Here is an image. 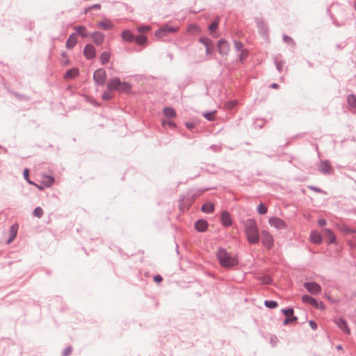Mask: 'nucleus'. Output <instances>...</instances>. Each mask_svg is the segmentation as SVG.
I'll return each mask as SVG.
<instances>
[{
  "mask_svg": "<svg viewBox=\"0 0 356 356\" xmlns=\"http://www.w3.org/2000/svg\"><path fill=\"white\" fill-rule=\"evenodd\" d=\"M282 40H283V41L284 42H286V43H287L289 44H291L293 47H295L296 44V42L293 40V39L291 37H290V36H289V35H287L286 34H284L282 35Z\"/></svg>",
  "mask_w": 356,
  "mask_h": 356,
  "instance_id": "41",
  "label": "nucleus"
},
{
  "mask_svg": "<svg viewBox=\"0 0 356 356\" xmlns=\"http://www.w3.org/2000/svg\"><path fill=\"white\" fill-rule=\"evenodd\" d=\"M342 231L346 234H353L356 232V230L348 226H343Z\"/></svg>",
  "mask_w": 356,
  "mask_h": 356,
  "instance_id": "48",
  "label": "nucleus"
},
{
  "mask_svg": "<svg viewBox=\"0 0 356 356\" xmlns=\"http://www.w3.org/2000/svg\"><path fill=\"white\" fill-rule=\"evenodd\" d=\"M311 191H313L316 193H324V191L321 189L320 188L317 187V186H309L308 187Z\"/></svg>",
  "mask_w": 356,
  "mask_h": 356,
  "instance_id": "54",
  "label": "nucleus"
},
{
  "mask_svg": "<svg viewBox=\"0 0 356 356\" xmlns=\"http://www.w3.org/2000/svg\"><path fill=\"white\" fill-rule=\"evenodd\" d=\"M270 88H273V89H278V88H280V85L277 83H272L270 85Z\"/></svg>",
  "mask_w": 356,
  "mask_h": 356,
  "instance_id": "60",
  "label": "nucleus"
},
{
  "mask_svg": "<svg viewBox=\"0 0 356 356\" xmlns=\"http://www.w3.org/2000/svg\"><path fill=\"white\" fill-rule=\"evenodd\" d=\"M97 26L104 31H110L113 29L114 25L110 19L105 18L97 24Z\"/></svg>",
  "mask_w": 356,
  "mask_h": 356,
  "instance_id": "25",
  "label": "nucleus"
},
{
  "mask_svg": "<svg viewBox=\"0 0 356 356\" xmlns=\"http://www.w3.org/2000/svg\"><path fill=\"white\" fill-rule=\"evenodd\" d=\"M243 47V44L238 40H234V48L236 51H241Z\"/></svg>",
  "mask_w": 356,
  "mask_h": 356,
  "instance_id": "51",
  "label": "nucleus"
},
{
  "mask_svg": "<svg viewBox=\"0 0 356 356\" xmlns=\"http://www.w3.org/2000/svg\"><path fill=\"white\" fill-rule=\"evenodd\" d=\"M337 327L346 334H350V329L343 317H339L334 321Z\"/></svg>",
  "mask_w": 356,
  "mask_h": 356,
  "instance_id": "15",
  "label": "nucleus"
},
{
  "mask_svg": "<svg viewBox=\"0 0 356 356\" xmlns=\"http://www.w3.org/2000/svg\"><path fill=\"white\" fill-rule=\"evenodd\" d=\"M326 224H327V221H326L325 219H324V218H319L318 220V226L324 227V226L326 225Z\"/></svg>",
  "mask_w": 356,
  "mask_h": 356,
  "instance_id": "59",
  "label": "nucleus"
},
{
  "mask_svg": "<svg viewBox=\"0 0 356 356\" xmlns=\"http://www.w3.org/2000/svg\"><path fill=\"white\" fill-rule=\"evenodd\" d=\"M121 85V81L119 77H113L107 83V89L108 90L118 91Z\"/></svg>",
  "mask_w": 356,
  "mask_h": 356,
  "instance_id": "19",
  "label": "nucleus"
},
{
  "mask_svg": "<svg viewBox=\"0 0 356 356\" xmlns=\"http://www.w3.org/2000/svg\"><path fill=\"white\" fill-rule=\"evenodd\" d=\"M309 325L313 330H316L318 329V325L316 322L314 320H309Z\"/></svg>",
  "mask_w": 356,
  "mask_h": 356,
  "instance_id": "55",
  "label": "nucleus"
},
{
  "mask_svg": "<svg viewBox=\"0 0 356 356\" xmlns=\"http://www.w3.org/2000/svg\"><path fill=\"white\" fill-rule=\"evenodd\" d=\"M309 240L311 243L315 245H320L323 241V236L316 230H312L310 232Z\"/></svg>",
  "mask_w": 356,
  "mask_h": 356,
  "instance_id": "21",
  "label": "nucleus"
},
{
  "mask_svg": "<svg viewBox=\"0 0 356 356\" xmlns=\"http://www.w3.org/2000/svg\"><path fill=\"white\" fill-rule=\"evenodd\" d=\"M106 79V72L103 68L96 70L93 74V80L96 85H104Z\"/></svg>",
  "mask_w": 356,
  "mask_h": 356,
  "instance_id": "8",
  "label": "nucleus"
},
{
  "mask_svg": "<svg viewBox=\"0 0 356 356\" xmlns=\"http://www.w3.org/2000/svg\"><path fill=\"white\" fill-rule=\"evenodd\" d=\"M72 346H68L63 350V351L62 353V356H69L72 353Z\"/></svg>",
  "mask_w": 356,
  "mask_h": 356,
  "instance_id": "52",
  "label": "nucleus"
},
{
  "mask_svg": "<svg viewBox=\"0 0 356 356\" xmlns=\"http://www.w3.org/2000/svg\"><path fill=\"white\" fill-rule=\"evenodd\" d=\"M46 177L47 181L44 182V185L46 187H51L54 184L55 179L52 176H47Z\"/></svg>",
  "mask_w": 356,
  "mask_h": 356,
  "instance_id": "50",
  "label": "nucleus"
},
{
  "mask_svg": "<svg viewBox=\"0 0 356 356\" xmlns=\"http://www.w3.org/2000/svg\"><path fill=\"white\" fill-rule=\"evenodd\" d=\"M131 84L129 82L121 81V85L120 89L118 90V92L127 93L131 90Z\"/></svg>",
  "mask_w": 356,
  "mask_h": 356,
  "instance_id": "35",
  "label": "nucleus"
},
{
  "mask_svg": "<svg viewBox=\"0 0 356 356\" xmlns=\"http://www.w3.org/2000/svg\"><path fill=\"white\" fill-rule=\"evenodd\" d=\"M185 126L188 129L192 130L195 127V124L193 122H186Z\"/></svg>",
  "mask_w": 356,
  "mask_h": 356,
  "instance_id": "56",
  "label": "nucleus"
},
{
  "mask_svg": "<svg viewBox=\"0 0 356 356\" xmlns=\"http://www.w3.org/2000/svg\"><path fill=\"white\" fill-rule=\"evenodd\" d=\"M310 305H312L316 309L325 310L326 305L321 300L313 298Z\"/></svg>",
  "mask_w": 356,
  "mask_h": 356,
  "instance_id": "31",
  "label": "nucleus"
},
{
  "mask_svg": "<svg viewBox=\"0 0 356 356\" xmlns=\"http://www.w3.org/2000/svg\"><path fill=\"white\" fill-rule=\"evenodd\" d=\"M216 112V111H206L203 113V116L205 119L211 122L215 120L214 113Z\"/></svg>",
  "mask_w": 356,
  "mask_h": 356,
  "instance_id": "39",
  "label": "nucleus"
},
{
  "mask_svg": "<svg viewBox=\"0 0 356 356\" xmlns=\"http://www.w3.org/2000/svg\"><path fill=\"white\" fill-rule=\"evenodd\" d=\"M198 42L205 47L207 56H211L215 53L216 45L211 39L207 37L201 36L198 38Z\"/></svg>",
  "mask_w": 356,
  "mask_h": 356,
  "instance_id": "5",
  "label": "nucleus"
},
{
  "mask_svg": "<svg viewBox=\"0 0 356 356\" xmlns=\"http://www.w3.org/2000/svg\"><path fill=\"white\" fill-rule=\"evenodd\" d=\"M83 54L87 60H90L94 59L96 56V49L94 45L90 43L86 44Z\"/></svg>",
  "mask_w": 356,
  "mask_h": 356,
  "instance_id": "14",
  "label": "nucleus"
},
{
  "mask_svg": "<svg viewBox=\"0 0 356 356\" xmlns=\"http://www.w3.org/2000/svg\"><path fill=\"white\" fill-rule=\"evenodd\" d=\"M111 90H108L107 89V90H105L102 95V98L103 100L104 101H108L110 99H111L113 98V95L111 93Z\"/></svg>",
  "mask_w": 356,
  "mask_h": 356,
  "instance_id": "45",
  "label": "nucleus"
},
{
  "mask_svg": "<svg viewBox=\"0 0 356 356\" xmlns=\"http://www.w3.org/2000/svg\"><path fill=\"white\" fill-rule=\"evenodd\" d=\"M216 254L219 264L224 268H234L239 265L238 254L232 255L224 248H219Z\"/></svg>",
  "mask_w": 356,
  "mask_h": 356,
  "instance_id": "2",
  "label": "nucleus"
},
{
  "mask_svg": "<svg viewBox=\"0 0 356 356\" xmlns=\"http://www.w3.org/2000/svg\"><path fill=\"white\" fill-rule=\"evenodd\" d=\"M209 190V188H193L188 190L186 193L181 195L179 200V209L184 212L189 210L193 203L204 192Z\"/></svg>",
  "mask_w": 356,
  "mask_h": 356,
  "instance_id": "1",
  "label": "nucleus"
},
{
  "mask_svg": "<svg viewBox=\"0 0 356 356\" xmlns=\"http://www.w3.org/2000/svg\"><path fill=\"white\" fill-rule=\"evenodd\" d=\"M79 74V70L78 67H72L66 71L64 74V79H72L78 76Z\"/></svg>",
  "mask_w": 356,
  "mask_h": 356,
  "instance_id": "27",
  "label": "nucleus"
},
{
  "mask_svg": "<svg viewBox=\"0 0 356 356\" xmlns=\"http://www.w3.org/2000/svg\"><path fill=\"white\" fill-rule=\"evenodd\" d=\"M272 279L270 277H265L262 280V284H271L272 283Z\"/></svg>",
  "mask_w": 356,
  "mask_h": 356,
  "instance_id": "57",
  "label": "nucleus"
},
{
  "mask_svg": "<svg viewBox=\"0 0 356 356\" xmlns=\"http://www.w3.org/2000/svg\"><path fill=\"white\" fill-rule=\"evenodd\" d=\"M336 348L338 350H343V346L341 344H338L337 346H336Z\"/></svg>",
  "mask_w": 356,
  "mask_h": 356,
  "instance_id": "63",
  "label": "nucleus"
},
{
  "mask_svg": "<svg viewBox=\"0 0 356 356\" xmlns=\"http://www.w3.org/2000/svg\"><path fill=\"white\" fill-rule=\"evenodd\" d=\"M60 56L61 57L63 58H67V53L65 51H63L61 53H60Z\"/></svg>",
  "mask_w": 356,
  "mask_h": 356,
  "instance_id": "61",
  "label": "nucleus"
},
{
  "mask_svg": "<svg viewBox=\"0 0 356 356\" xmlns=\"http://www.w3.org/2000/svg\"><path fill=\"white\" fill-rule=\"evenodd\" d=\"M74 29L76 31L74 33H76V35H79L83 38L90 37V33L87 31V29L85 26H83V25L75 26L74 27Z\"/></svg>",
  "mask_w": 356,
  "mask_h": 356,
  "instance_id": "24",
  "label": "nucleus"
},
{
  "mask_svg": "<svg viewBox=\"0 0 356 356\" xmlns=\"http://www.w3.org/2000/svg\"><path fill=\"white\" fill-rule=\"evenodd\" d=\"M209 227L208 222L204 219H198L194 223L195 229L200 233H204L207 231Z\"/></svg>",
  "mask_w": 356,
  "mask_h": 356,
  "instance_id": "18",
  "label": "nucleus"
},
{
  "mask_svg": "<svg viewBox=\"0 0 356 356\" xmlns=\"http://www.w3.org/2000/svg\"><path fill=\"white\" fill-rule=\"evenodd\" d=\"M111 54L110 51H104L100 54V62L102 65H106L111 58Z\"/></svg>",
  "mask_w": 356,
  "mask_h": 356,
  "instance_id": "33",
  "label": "nucleus"
},
{
  "mask_svg": "<svg viewBox=\"0 0 356 356\" xmlns=\"http://www.w3.org/2000/svg\"><path fill=\"white\" fill-rule=\"evenodd\" d=\"M201 211L205 213H212L215 211V205L211 202H207L202 205Z\"/></svg>",
  "mask_w": 356,
  "mask_h": 356,
  "instance_id": "29",
  "label": "nucleus"
},
{
  "mask_svg": "<svg viewBox=\"0 0 356 356\" xmlns=\"http://www.w3.org/2000/svg\"><path fill=\"white\" fill-rule=\"evenodd\" d=\"M216 48H217L219 54L224 57L228 55L230 50V45L227 40L221 38L218 41Z\"/></svg>",
  "mask_w": 356,
  "mask_h": 356,
  "instance_id": "7",
  "label": "nucleus"
},
{
  "mask_svg": "<svg viewBox=\"0 0 356 356\" xmlns=\"http://www.w3.org/2000/svg\"><path fill=\"white\" fill-rule=\"evenodd\" d=\"M60 64L63 66H68L70 65V60L67 58H63L60 60Z\"/></svg>",
  "mask_w": 356,
  "mask_h": 356,
  "instance_id": "58",
  "label": "nucleus"
},
{
  "mask_svg": "<svg viewBox=\"0 0 356 356\" xmlns=\"http://www.w3.org/2000/svg\"><path fill=\"white\" fill-rule=\"evenodd\" d=\"M33 213L34 216L40 218L42 217L44 211L40 207H37L34 209Z\"/></svg>",
  "mask_w": 356,
  "mask_h": 356,
  "instance_id": "42",
  "label": "nucleus"
},
{
  "mask_svg": "<svg viewBox=\"0 0 356 356\" xmlns=\"http://www.w3.org/2000/svg\"><path fill=\"white\" fill-rule=\"evenodd\" d=\"M275 67L278 72H281L283 70L284 63L282 60H275Z\"/></svg>",
  "mask_w": 356,
  "mask_h": 356,
  "instance_id": "49",
  "label": "nucleus"
},
{
  "mask_svg": "<svg viewBox=\"0 0 356 356\" xmlns=\"http://www.w3.org/2000/svg\"><path fill=\"white\" fill-rule=\"evenodd\" d=\"M178 31V28L169 24H165L159 29H157V39L162 38L170 34H173Z\"/></svg>",
  "mask_w": 356,
  "mask_h": 356,
  "instance_id": "6",
  "label": "nucleus"
},
{
  "mask_svg": "<svg viewBox=\"0 0 356 356\" xmlns=\"http://www.w3.org/2000/svg\"><path fill=\"white\" fill-rule=\"evenodd\" d=\"M90 37L92 38L93 42L97 45L102 44L105 40V35L97 31L90 33Z\"/></svg>",
  "mask_w": 356,
  "mask_h": 356,
  "instance_id": "20",
  "label": "nucleus"
},
{
  "mask_svg": "<svg viewBox=\"0 0 356 356\" xmlns=\"http://www.w3.org/2000/svg\"><path fill=\"white\" fill-rule=\"evenodd\" d=\"M151 29L150 26L148 25H142L137 28V30L140 34H143L146 32L149 31Z\"/></svg>",
  "mask_w": 356,
  "mask_h": 356,
  "instance_id": "46",
  "label": "nucleus"
},
{
  "mask_svg": "<svg viewBox=\"0 0 356 356\" xmlns=\"http://www.w3.org/2000/svg\"><path fill=\"white\" fill-rule=\"evenodd\" d=\"M305 289L311 294L317 295L321 291V286L316 282H306L303 284Z\"/></svg>",
  "mask_w": 356,
  "mask_h": 356,
  "instance_id": "12",
  "label": "nucleus"
},
{
  "mask_svg": "<svg viewBox=\"0 0 356 356\" xmlns=\"http://www.w3.org/2000/svg\"><path fill=\"white\" fill-rule=\"evenodd\" d=\"M29 169L25 168L23 171V176L24 179L31 185H36V184L29 178Z\"/></svg>",
  "mask_w": 356,
  "mask_h": 356,
  "instance_id": "40",
  "label": "nucleus"
},
{
  "mask_svg": "<svg viewBox=\"0 0 356 356\" xmlns=\"http://www.w3.org/2000/svg\"><path fill=\"white\" fill-rule=\"evenodd\" d=\"M134 41L138 45H143L147 41V37L144 34H139L134 36Z\"/></svg>",
  "mask_w": 356,
  "mask_h": 356,
  "instance_id": "34",
  "label": "nucleus"
},
{
  "mask_svg": "<svg viewBox=\"0 0 356 356\" xmlns=\"http://www.w3.org/2000/svg\"><path fill=\"white\" fill-rule=\"evenodd\" d=\"M161 125L164 129L169 127L174 129L177 127L175 122L172 119H161Z\"/></svg>",
  "mask_w": 356,
  "mask_h": 356,
  "instance_id": "32",
  "label": "nucleus"
},
{
  "mask_svg": "<svg viewBox=\"0 0 356 356\" xmlns=\"http://www.w3.org/2000/svg\"><path fill=\"white\" fill-rule=\"evenodd\" d=\"M257 211L260 215H265L268 212V207L261 202L257 206Z\"/></svg>",
  "mask_w": 356,
  "mask_h": 356,
  "instance_id": "38",
  "label": "nucleus"
},
{
  "mask_svg": "<svg viewBox=\"0 0 356 356\" xmlns=\"http://www.w3.org/2000/svg\"><path fill=\"white\" fill-rule=\"evenodd\" d=\"M101 7H102L101 4H99V3H96V4L92 5L91 6H90L86 9L85 13H86L87 12H88L89 10H90L92 9L100 10Z\"/></svg>",
  "mask_w": 356,
  "mask_h": 356,
  "instance_id": "53",
  "label": "nucleus"
},
{
  "mask_svg": "<svg viewBox=\"0 0 356 356\" xmlns=\"http://www.w3.org/2000/svg\"><path fill=\"white\" fill-rule=\"evenodd\" d=\"M281 313L285 316V318L283 321V325H287L290 323H296L298 320V316H294V310L291 307H288L286 308H282L281 309Z\"/></svg>",
  "mask_w": 356,
  "mask_h": 356,
  "instance_id": "4",
  "label": "nucleus"
},
{
  "mask_svg": "<svg viewBox=\"0 0 356 356\" xmlns=\"http://www.w3.org/2000/svg\"><path fill=\"white\" fill-rule=\"evenodd\" d=\"M13 94L19 100L29 101L30 98L24 94H20L17 92H13Z\"/></svg>",
  "mask_w": 356,
  "mask_h": 356,
  "instance_id": "47",
  "label": "nucleus"
},
{
  "mask_svg": "<svg viewBox=\"0 0 356 356\" xmlns=\"http://www.w3.org/2000/svg\"><path fill=\"white\" fill-rule=\"evenodd\" d=\"M248 56V51L247 49H242L240 54L238 55V60L241 63H243L244 60Z\"/></svg>",
  "mask_w": 356,
  "mask_h": 356,
  "instance_id": "43",
  "label": "nucleus"
},
{
  "mask_svg": "<svg viewBox=\"0 0 356 356\" xmlns=\"http://www.w3.org/2000/svg\"><path fill=\"white\" fill-rule=\"evenodd\" d=\"M325 232V241L328 244H336L337 243V238L334 233V232L329 228H325L324 229Z\"/></svg>",
  "mask_w": 356,
  "mask_h": 356,
  "instance_id": "23",
  "label": "nucleus"
},
{
  "mask_svg": "<svg viewBox=\"0 0 356 356\" xmlns=\"http://www.w3.org/2000/svg\"><path fill=\"white\" fill-rule=\"evenodd\" d=\"M220 223L224 227H229L232 225L231 215L227 210H223L220 214Z\"/></svg>",
  "mask_w": 356,
  "mask_h": 356,
  "instance_id": "17",
  "label": "nucleus"
},
{
  "mask_svg": "<svg viewBox=\"0 0 356 356\" xmlns=\"http://www.w3.org/2000/svg\"><path fill=\"white\" fill-rule=\"evenodd\" d=\"M266 307L268 309H275L278 307V302L273 300H266L264 302Z\"/></svg>",
  "mask_w": 356,
  "mask_h": 356,
  "instance_id": "37",
  "label": "nucleus"
},
{
  "mask_svg": "<svg viewBox=\"0 0 356 356\" xmlns=\"http://www.w3.org/2000/svg\"><path fill=\"white\" fill-rule=\"evenodd\" d=\"M261 243L268 250H270L274 245V238L271 234L266 230L261 231Z\"/></svg>",
  "mask_w": 356,
  "mask_h": 356,
  "instance_id": "9",
  "label": "nucleus"
},
{
  "mask_svg": "<svg viewBox=\"0 0 356 356\" xmlns=\"http://www.w3.org/2000/svg\"><path fill=\"white\" fill-rule=\"evenodd\" d=\"M268 223L271 227L277 229H284L287 228L286 222L282 218L277 216H272L268 219Z\"/></svg>",
  "mask_w": 356,
  "mask_h": 356,
  "instance_id": "10",
  "label": "nucleus"
},
{
  "mask_svg": "<svg viewBox=\"0 0 356 356\" xmlns=\"http://www.w3.org/2000/svg\"><path fill=\"white\" fill-rule=\"evenodd\" d=\"M220 22V17L217 16L208 26L209 33L213 38L219 37V34L217 33L216 31L218 29Z\"/></svg>",
  "mask_w": 356,
  "mask_h": 356,
  "instance_id": "13",
  "label": "nucleus"
},
{
  "mask_svg": "<svg viewBox=\"0 0 356 356\" xmlns=\"http://www.w3.org/2000/svg\"><path fill=\"white\" fill-rule=\"evenodd\" d=\"M318 170L324 175H331L334 172V168L328 160L321 161Z\"/></svg>",
  "mask_w": 356,
  "mask_h": 356,
  "instance_id": "16",
  "label": "nucleus"
},
{
  "mask_svg": "<svg viewBox=\"0 0 356 356\" xmlns=\"http://www.w3.org/2000/svg\"><path fill=\"white\" fill-rule=\"evenodd\" d=\"M164 117L168 119H172L177 116L176 111L172 107H165L163 110Z\"/></svg>",
  "mask_w": 356,
  "mask_h": 356,
  "instance_id": "30",
  "label": "nucleus"
},
{
  "mask_svg": "<svg viewBox=\"0 0 356 356\" xmlns=\"http://www.w3.org/2000/svg\"><path fill=\"white\" fill-rule=\"evenodd\" d=\"M255 22L259 29V35L264 38H268V26L262 18H256Z\"/></svg>",
  "mask_w": 356,
  "mask_h": 356,
  "instance_id": "11",
  "label": "nucleus"
},
{
  "mask_svg": "<svg viewBox=\"0 0 356 356\" xmlns=\"http://www.w3.org/2000/svg\"><path fill=\"white\" fill-rule=\"evenodd\" d=\"M167 56H168V57H169L170 60H172V59H173V54L172 53H168Z\"/></svg>",
  "mask_w": 356,
  "mask_h": 356,
  "instance_id": "64",
  "label": "nucleus"
},
{
  "mask_svg": "<svg viewBox=\"0 0 356 356\" xmlns=\"http://www.w3.org/2000/svg\"><path fill=\"white\" fill-rule=\"evenodd\" d=\"M163 281V277L161 275L157 274V284L161 283Z\"/></svg>",
  "mask_w": 356,
  "mask_h": 356,
  "instance_id": "62",
  "label": "nucleus"
},
{
  "mask_svg": "<svg viewBox=\"0 0 356 356\" xmlns=\"http://www.w3.org/2000/svg\"><path fill=\"white\" fill-rule=\"evenodd\" d=\"M347 103L351 108H356V95L354 94H349L347 96Z\"/></svg>",
  "mask_w": 356,
  "mask_h": 356,
  "instance_id": "36",
  "label": "nucleus"
},
{
  "mask_svg": "<svg viewBox=\"0 0 356 356\" xmlns=\"http://www.w3.org/2000/svg\"><path fill=\"white\" fill-rule=\"evenodd\" d=\"M135 35L129 29H124L121 33V37L125 42H132L134 41Z\"/></svg>",
  "mask_w": 356,
  "mask_h": 356,
  "instance_id": "28",
  "label": "nucleus"
},
{
  "mask_svg": "<svg viewBox=\"0 0 356 356\" xmlns=\"http://www.w3.org/2000/svg\"><path fill=\"white\" fill-rule=\"evenodd\" d=\"M313 298H314V297H312V296H310L309 294H304L302 296L301 300H302V302H304L305 304L310 305Z\"/></svg>",
  "mask_w": 356,
  "mask_h": 356,
  "instance_id": "44",
  "label": "nucleus"
},
{
  "mask_svg": "<svg viewBox=\"0 0 356 356\" xmlns=\"http://www.w3.org/2000/svg\"><path fill=\"white\" fill-rule=\"evenodd\" d=\"M19 225L17 223L13 224L10 227L9 229V237L6 241V245L10 244L16 238L17 235Z\"/></svg>",
  "mask_w": 356,
  "mask_h": 356,
  "instance_id": "22",
  "label": "nucleus"
},
{
  "mask_svg": "<svg viewBox=\"0 0 356 356\" xmlns=\"http://www.w3.org/2000/svg\"><path fill=\"white\" fill-rule=\"evenodd\" d=\"M77 42H78V40H77V37H76V33H73L70 34L69 38H67L66 43H65V47L68 49H72L75 47V45L77 44Z\"/></svg>",
  "mask_w": 356,
  "mask_h": 356,
  "instance_id": "26",
  "label": "nucleus"
},
{
  "mask_svg": "<svg viewBox=\"0 0 356 356\" xmlns=\"http://www.w3.org/2000/svg\"><path fill=\"white\" fill-rule=\"evenodd\" d=\"M245 231L248 243L251 245L257 244L259 242V232L256 221L248 219L245 225Z\"/></svg>",
  "mask_w": 356,
  "mask_h": 356,
  "instance_id": "3",
  "label": "nucleus"
}]
</instances>
